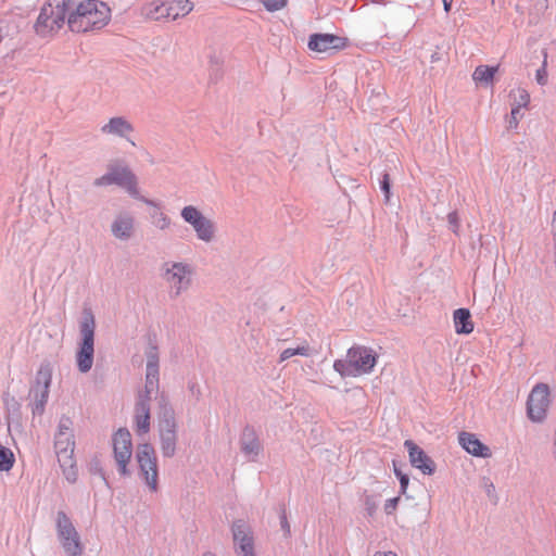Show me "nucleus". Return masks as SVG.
Masks as SVG:
<instances>
[{"mask_svg":"<svg viewBox=\"0 0 556 556\" xmlns=\"http://www.w3.org/2000/svg\"><path fill=\"white\" fill-rule=\"evenodd\" d=\"M113 453L121 475L129 473L128 464L132 455L131 435L127 429H118L113 435Z\"/></svg>","mask_w":556,"mask_h":556,"instance_id":"f8f14e48","label":"nucleus"},{"mask_svg":"<svg viewBox=\"0 0 556 556\" xmlns=\"http://www.w3.org/2000/svg\"><path fill=\"white\" fill-rule=\"evenodd\" d=\"M96 323L91 314H87L80 325L83 342L77 353L76 361L79 371L87 372L93 364Z\"/></svg>","mask_w":556,"mask_h":556,"instance_id":"423d86ee","label":"nucleus"},{"mask_svg":"<svg viewBox=\"0 0 556 556\" xmlns=\"http://www.w3.org/2000/svg\"><path fill=\"white\" fill-rule=\"evenodd\" d=\"M55 523L58 539L64 552L70 556H80L84 551L80 536L64 511L58 513Z\"/></svg>","mask_w":556,"mask_h":556,"instance_id":"0eeeda50","label":"nucleus"},{"mask_svg":"<svg viewBox=\"0 0 556 556\" xmlns=\"http://www.w3.org/2000/svg\"><path fill=\"white\" fill-rule=\"evenodd\" d=\"M520 110L519 106H513L510 112L509 127L516 128L519 123Z\"/></svg>","mask_w":556,"mask_h":556,"instance_id":"473e14b6","label":"nucleus"},{"mask_svg":"<svg viewBox=\"0 0 556 556\" xmlns=\"http://www.w3.org/2000/svg\"><path fill=\"white\" fill-rule=\"evenodd\" d=\"M144 203L149 204V205H154V203L152 201H149V200H143Z\"/></svg>","mask_w":556,"mask_h":556,"instance_id":"a19ab883","label":"nucleus"},{"mask_svg":"<svg viewBox=\"0 0 556 556\" xmlns=\"http://www.w3.org/2000/svg\"><path fill=\"white\" fill-rule=\"evenodd\" d=\"M366 509L368 511V515L372 516L377 509V504L371 498H367L366 500Z\"/></svg>","mask_w":556,"mask_h":556,"instance_id":"e433bc0d","label":"nucleus"},{"mask_svg":"<svg viewBox=\"0 0 556 556\" xmlns=\"http://www.w3.org/2000/svg\"><path fill=\"white\" fill-rule=\"evenodd\" d=\"M381 189L386 194V200L389 201L390 198V178L388 174L383 175V179L381 181Z\"/></svg>","mask_w":556,"mask_h":556,"instance_id":"c9c22d12","label":"nucleus"},{"mask_svg":"<svg viewBox=\"0 0 556 556\" xmlns=\"http://www.w3.org/2000/svg\"><path fill=\"white\" fill-rule=\"evenodd\" d=\"M241 450L251 459L254 460L260 454L262 446L254 429L244 428L241 434Z\"/></svg>","mask_w":556,"mask_h":556,"instance_id":"6ab92c4d","label":"nucleus"},{"mask_svg":"<svg viewBox=\"0 0 556 556\" xmlns=\"http://www.w3.org/2000/svg\"><path fill=\"white\" fill-rule=\"evenodd\" d=\"M348 38L333 34H313L308 39V48L312 51L325 53L331 50H343L348 47Z\"/></svg>","mask_w":556,"mask_h":556,"instance_id":"ddd939ff","label":"nucleus"},{"mask_svg":"<svg viewBox=\"0 0 556 556\" xmlns=\"http://www.w3.org/2000/svg\"><path fill=\"white\" fill-rule=\"evenodd\" d=\"M511 96L514 97L513 106H519V110H521V108L528 106L530 102V94L526 89L518 88L516 90H513Z\"/></svg>","mask_w":556,"mask_h":556,"instance_id":"cd10ccee","label":"nucleus"},{"mask_svg":"<svg viewBox=\"0 0 556 556\" xmlns=\"http://www.w3.org/2000/svg\"><path fill=\"white\" fill-rule=\"evenodd\" d=\"M113 236L119 240H128L135 231V218L128 213L118 214L111 225Z\"/></svg>","mask_w":556,"mask_h":556,"instance_id":"a211bd4d","label":"nucleus"},{"mask_svg":"<svg viewBox=\"0 0 556 556\" xmlns=\"http://www.w3.org/2000/svg\"><path fill=\"white\" fill-rule=\"evenodd\" d=\"M547 52H544V60L542 66L535 73V79L539 85L544 86L547 84Z\"/></svg>","mask_w":556,"mask_h":556,"instance_id":"c756f323","label":"nucleus"},{"mask_svg":"<svg viewBox=\"0 0 556 556\" xmlns=\"http://www.w3.org/2000/svg\"><path fill=\"white\" fill-rule=\"evenodd\" d=\"M139 464L141 476L144 478L151 491L157 490V459L152 445L144 443L140 444L136 454Z\"/></svg>","mask_w":556,"mask_h":556,"instance_id":"9b49d317","label":"nucleus"},{"mask_svg":"<svg viewBox=\"0 0 556 556\" xmlns=\"http://www.w3.org/2000/svg\"><path fill=\"white\" fill-rule=\"evenodd\" d=\"M68 30L89 34L103 29L111 21L112 11L102 0H66Z\"/></svg>","mask_w":556,"mask_h":556,"instance_id":"f257e3e1","label":"nucleus"},{"mask_svg":"<svg viewBox=\"0 0 556 556\" xmlns=\"http://www.w3.org/2000/svg\"><path fill=\"white\" fill-rule=\"evenodd\" d=\"M15 458L13 452L0 444V471H9L14 465Z\"/></svg>","mask_w":556,"mask_h":556,"instance_id":"bb28decb","label":"nucleus"},{"mask_svg":"<svg viewBox=\"0 0 556 556\" xmlns=\"http://www.w3.org/2000/svg\"><path fill=\"white\" fill-rule=\"evenodd\" d=\"M132 130V125L124 117H113L101 127L103 134L121 137L130 134Z\"/></svg>","mask_w":556,"mask_h":556,"instance_id":"4be33fe9","label":"nucleus"},{"mask_svg":"<svg viewBox=\"0 0 556 556\" xmlns=\"http://www.w3.org/2000/svg\"><path fill=\"white\" fill-rule=\"evenodd\" d=\"M453 321L457 334H469L473 331L471 315L467 308H458L453 313Z\"/></svg>","mask_w":556,"mask_h":556,"instance_id":"412c9836","label":"nucleus"},{"mask_svg":"<svg viewBox=\"0 0 556 556\" xmlns=\"http://www.w3.org/2000/svg\"><path fill=\"white\" fill-rule=\"evenodd\" d=\"M190 275L191 270L187 265L173 263L170 267L166 269L165 279L175 291V294L178 295L189 287Z\"/></svg>","mask_w":556,"mask_h":556,"instance_id":"2eb2a0df","label":"nucleus"},{"mask_svg":"<svg viewBox=\"0 0 556 556\" xmlns=\"http://www.w3.org/2000/svg\"><path fill=\"white\" fill-rule=\"evenodd\" d=\"M399 501H400V497H393V498L388 500L384 504V511L388 515L393 514L395 511V509L397 508Z\"/></svg>","mask_w":556,"mask_h":556,"instance_id":"72a5a7b5","label":"nucleus"},{"mask_svg":"<svg viewBox=\"0 0 556 556\" xmlns=\"http://www.w3.org/2000/svg\"><path fill=\"white\" fill-rule=\"evenodd\" d=\"M232 534L238 556H255L253 536L250 528L244 522H235Z\"/></svg>","mask_w":556,"mask_h":556,"instance_id":"4468645a","label":"nucleus"},{"mask_svg":"<svg viewBox=\"0 0 556 556\" xmlns=\"http://www.w3.org/2000/svg\"><path fill=\"white\" fill-rule=\"evenodd\" d=\"M180 214L182 219L193 228L199 240L211 242L215 238L214 223L204 216L197 206L187 205Z\"/></svg>","mask_w":556,"mask_h":556,"instance_id":"9d476101","label":"nucleus"},{"mask_svg":"<svg viewBox=\"0 0 556 556\" xmlns=\"http://www.w3.org/2000/svg\"><path fill=\"white\" fill-rule=\"evenodd\" d=\"M204 556H215V555L211 554V553H207V554H204Z\"/></svg>","mask_w":556,"mask_h":556,"instance_id":"79ce46f5","label":"nucleus"},{"mask_svg":"<svg viewBox=\"0 0 556 556\" xmlns=\"http://www.w3.org/2000/svg\"><path fill=\"white\" fill-rule=\"evenodd\" d=\"M377 355L366 346H352L348 350L346 359H337L333 369L341 377H358L369 374L376 366Z\"/></svg>","mask_w":556,"mask_h":556,"instance_id":"7ed1b4c3","label":"nucleus"},{"mask_svg":"<svg viewBox=\"0 0 556 556\" xmlns=\"http://www.w3.org/2000/svg\"><path fill=\"white\" fill-rule=\"evenodd\" d=\"M295 355L309 356V345L307 343H304L302 345H299L298 348H288L280 353L279 361L285 362Z\"/></svg>","mask_w":556,"mask_h":556,"instance_id":"a878e982","label":"nucleus"},{"mask_svg":"<svg viewBox=\"0 0 556 556\" xmlns=\"http://www.w3.org/2000/svg\"><path fill=\"white\" fill-rule=\"evenodd\" d=\"M395 475L397 476L401 484V493L404 494L406 492V489L408 486V476L405 473H402L400 470L395 469Z\"/></svg>","mask_w":556,"mask_h":556,"instance_id":"f704fd0d","label":"nucleus"},{"mask_svg":"<svg viewBox=\"0 0 556 556\" xmlns=\"http://www.w3.org/2000/svg\"><path fill=\"white\" fill-rule=\"evenodd\" d=\"M551 404V391L547 384L538 383L531 390L527 401V415L533 422H542Z\"/></svg>","mask_w":556,"mask_h":556,"instance_id":"1a4fd4ad","label":"nucleus"},{"mask_svg":"<svg viewBox=\"0 0 556 556\" xmlns=\"http://www.w3.org/2000/svg\"><path fill=\"white\" fill-rule=\"evenodd\" d=\"M497 71L498 66L479 65L472 73V79L476 83H492Z\"/></svg>","mask_w":556,"mask_h":556,"instance_id":"b1692460","label":"nucleus"},{"mask_svg":"<svg viewBox=\"0 0 556 556\" xmlns=\"http://www.w3.org/2000/svg\"><path fill=\"white\" fill-rule=\"evenodd\" d=\"M52 380V371L49 366L41 367L37 374V382L43 384L42 402H46L49 394V388Z\"/></svg>","mask_w":556,"mask_h":556,"instance_id":"393cba45","label":"nucleus"},{"mask_svg":"<svg viewBox=\"0 0 556 556\" xmlns=\"http://www.w3.org/2000/svg\"><path fill=\"white\" fill-rule=\"evenodd\" d=\"M260 1L263 3L265 9L270 12L282 10L288 3V0H260Z\"/></svg>","mask_w":556,"mask_h":556,"instance_id":"7c9ffc66","label":"nucleus"},{"mask_svg":"<svg viewBox=\"0 0 556 556\" xmlns=\"http://www.w3.org/2000/svg\"><path fill=\"white\" fill-rule=\"evenodd\" d=\"M194 8L190 0H148L140 8L146 20L173 22L187 16Z\"/></svg>","mask_w":556,"mask_h":556,"instance_id":"f03ea898","label":"nucleus"},{"mask_svg":"<svg viewBox=\"0 0 556 556\" xmlns=\"http://www.w3.org/2000/svg\"><path fill=\"white\" fill-rule=\"evenodd\" d=\"M55 451L58 460L63 468L66 479L75 481V460H74V448L75 441L72 431V421L70 418H62L59 424V429L55 434Z\"/></svg>","mask_w":556,"mask_h":556,"instance_id":"20e7f679","label":"nucleus"},{"mask_svg":"<svg viewBox=\"0 0 556 556\" xmlns=\"http://www.w3.org/2000/svg\"><path fill=\"white\" fill-rule=\"evenodd\" d=\"M408 451L410 464L421 470L425 475H432L435 470L434 462L413 441L404 442Z\"/></svg>","mask_w":556,"mask_h":556,"instance_id":"dca6fc26","label":"nucleus"},{"mask_svg":"<svg viewBox=\"0 0 556 556\" xmlns=\"http://www.w3.org/2000/svg\"><path fill=\"white\" fill-rule=\"evenodd\" d=\"M162 452L165 456H173L175 453L176 434L175 424L172 419L161 422Z\"/></svg>","mask_w":556,"mask_h":556,"instance_id":"aec40b11","label":"nucleus"},{"mask_svg":"<svg viewBox=\"0 0 556 556\" xmlns=\"http://www.w3.org/2000/svg\"><path fill=\"white\" fill-rule=\"evenodd\" d=\"M157 376V366L153 362H149L147 366V387L151 386L153 387L154 379H156Z\"/></svg>","mask_w":556,"mask_h":556,"instance_id":"2f4dec72","label":"nucleus"},{"mask_svg":"<svg viewBox=\"0 0 556 556\" xmlns=\"http://www.w3.org/2000/svg\"><path fill=\"white\" fill-rule=\"evenodd\" d=\"M458 442L460 446L472 456L482 458L492 456L490 447L483 444L475 433L466 431L459 432Z\"/></svg>","mask_w":556,"mask_h":556,"instance_id":"f3484780","label":"nucleus"},{"mask_svg":"<svg viewBox=\"0 0 556 556\" xmlns=\"http://www.w3.org/2000/svg\"><path fill=\"white\" fill-rule=\"evenodd\" d=\"M282 526L288 527L287 518L286 516H282Z\"/></svg>","mask_w":556,"mask_h":556,"instance_id":"ea45409f","label":"nucleus"},{"mask_svg":"<svg viewBox=\"0 0 556 556\" xmlns=\"http://www.w3.org/2000/svg\"><path fill=\"white\" fill-rule=\"evenodd\" d=\"M152 218L154 226L157 227L159 229L164 230L168 228L170 225L169 217L165 215L163 212H161L159 208L154 211V213L152 214Z\"/></svg>","mask_w":556,"mask_h":556,"instance_id":"c85d7f7f","label":"nucleus"},{"mask_svg":"<svg viewBox=\"0 0 556 556\" xmlns=\"http://www.w3.org/2000/svg\"><path fill=\"white\" fill-rule=\"evenodd\" d=\"M94 186L117 185L134 197H138L137 179L127 166L110 165L109 172L94 180Z\"/></svg>","mask_w":556,"mask_h":556,"instance_id":"6e6552de","label":"nucleus"},{"mask_svg":"<svg viewBox=\"0 0 556 556\" xmlns=\"http://www.w3.org/2000/svg\"><path fill=\"white\" fill-rule=\"evenodd\" d=\"M136 432L148 433L150 430V409L147 401H140L136 405L135 413Z\"/></svg>","mask_w":556,"mask_h":556,"instance_id":"5701e85b","label":"nucleus"},{"mask_svg":"<svg viewBox=\"0 0 556 556\" xmlns=\"http://www.w3.org/2000/svg\"><path fill=\"white\" fill-rule=\"evenodd\" d=\"M442 2H443L444 11L446 13H448L451 11L453 0H442Z\"/></svg>","mask_w":556,"mask_h":556,"instance_id":"4c0bfd02","label":"nucleus"},{"mask_svg":"<svg viewBox=\"0 0 556 556\" xmlns=\"http://www.w3.org/2000/svg\"><path fill=\"white\" fill-rule=\"evenodd\" d=\"M374 556H397L394 552H377Z\"/></svg>","mask_w":556,"mask_h":556,"instance_id":"58836bf2","label":"nucleus"},{"mask_svg":"<svg viewBox=\"0 0 556 556\" xmlns=\"http://www.w3.org/2000/svg\"><path fill=\"white\" fill-rule=\"evenodd\" d=\"M64 24L68 26L66 0H49L41 8L35 30L39 36L48 37L56 34Z\"/></svg>","mask_w":556,"mask_h":556,"instance_id":"39448f33","label":"nucleus"}]
</instances>
